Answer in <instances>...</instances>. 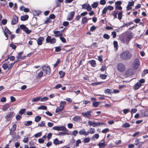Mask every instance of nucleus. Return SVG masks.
I'll list each match as a JSON object with an SVG mask.
<instances>
[{"instance_id":"56","label":"nucleus","mask_w":148,"mask_h":148,"mask_svg":"<svg viewBox=\"0 0 148 148\" xmlns=\"http://www.w3.org/2000/svg\"><path fill=\"white\" fill-rule=\"evenodd\" d=\"M134 1H131L128 2V5L131 6H133L134 4Z\"/></svg>"},{"instance_id":"52","label":"nucleus","mask_w":148,"mask_h":148,"mask_svg":"<svg viewBox=\"0 0 148 148\" xmlns=\"http://www.w3.org/2000/svg\"><path fill=\"white\" fill-rule=\"evenodd\" d=\"M99 105V102H95L93 103V106L95 107H97Z\"/></svg>"},{"instance_id":"60","label":"nucleus","mask_w":148,"mask_h":148,"mask_svg":"<svg viewBox=\"0 0 148 148\" xmlns=\"http://www.w3.org/2000/svg\"><path fill=\"white\" fill-rule=\"evenodd\" d=\"M122 7L121 6L116 5L115 6V9L119 10H122Z\"/></svg>"},{"instance_id":"28","label":"nucleus","mask_w":148,"mask_h":148,"mask_svg":"<svg viewBox=\"0 0 148 148\" xmlns=\"http://www.w3.org/2000/svg\"><path fill=\"white\" fill-rule=\"evenodd\" d=\"M99 137V135L98 134H95L92 137V139L93 140H95L96 139H98Z\"/></svg>"},{"instance_id":"26","label":"nucleus","mask_w":148,"mask_h":148,"mask_svg":"<svg viewBox=\"0 0 148 148\" xmlns=\"http://www.w3.org/2000/svg\"><path fill=\"white\" fill-rule=\"evenodd\" d=\"M47 108V107L44 105L38 107V110H46Z\"/></svg>"},{"instance_id":"43","label":"nucleus","mask_w":148,"mask_h":148,"mask_svg":"<svg viewBox=\"0 0 148 148\" xmlns=\"http://www.w3.org/2000/svg\"><path fill=\"white\" fill-rule=\"evenodd\" d=\"M98 145L99 147L102 148L104 147L105 146V144L104 143H100L98 144Z\"/></svg>"},{"instance_id":"4","label":"nucleus","mask_w":148,"mask_h":148,"mask_svg":"<svg viewBox=\"0 0 148 148\" xmlns=\"http://www.w3.org/2000/svg\"><path fill=\"white\" fill-rule=\"evenodd\" d=\"M117 70L120 72H123L125 69V64L122 63H119L117 65Z\"/></svg>"},{"instance_id":"51","label":"nucleus","mask_w":148,"mask_h":148,"mask_svg":"<svg viewBox=\"0 0 148 148\" xmlns=\"http://www.w3.org/2000/svg\"><path fill=\"white\" fill-rule=\"evenodd\" d=\"M81 143V141L80 139H78L76 141V146L78 147L79 145V144Z\"/></svg>"},{"instance_id":"36","label":"nucleus","mask_w":148,"mask_h":148,"mask_svg":"<svg viewBox=\"0 0 148 148\" xmlns=\"http://www.w3.org/2000/svg\"><path fill=\"white\" fill-rule=\"evenodd\" d=\"M23 54V52L21 51L18 53V55L16 56V57L17 59H19L21 58V55Z\"/></svg>"},{"instance_id":"38","label":"nucleus","mask_w":148,"mask_h":148,"mask_svg":"<svg viewBox=\"0 0 148 148\" xmlns=\"http://www.w3.org/2000/svg\"><path fill=\"white\" fill-rule=\"evenodd\" d=\"M32 123V121H28L26 122H25L24 125L26 126H29Z\"/></svg>"},{"instance_id":"55","label":"nucleus","mask_w":148,"mask_h":148,"mask_svg":"<svg viewBox=\"0 0 148 148\" xmlns=\"http://www.w3.org/2000/svg\"><path fill=\"white\" fill-rule=\"evenodd\" d=\"M26 110L25 109H23L21 110L19 112V114L21 115L23 114L24 112H25Z\"/></svg>"},{"instance_id":"30","label":"nucleus","mask_w":148,"mask_h":148,"mask_svg":"<svg viewBox=\"0 0 148 148\" xmlns=\"http://www.w3.org/2000/svg\"><path fill=\"white\" fill-rule=\"evenodd\" d=\"M41 117L39 116H36L35 118V121L36 122H38L40 121L41 119Z\"/></svg>"},{"instance_id":"44","label":"nucleus","mask_w":148,"mask_h":148,"mask_svg":"<svg viewBox=\"0 0 148 148\" xmlns=\"http://www.w3.org/2000/svg\"><path fill=\"white\" fill-rule=\"evenodd\" d=\"M130 125L128 123H125L122 125V127L123 128L128 127H130Z\"/></svg>"},{"instance_id":"32","label":"nucleus","mask_w":148,"mask_h":148,"mask_svg":"<svg viewBox=\"0 0 148 148\" xmlns=\"http://www.w3.org/2000/svg\"><path fill=\"white\" fill-rule=\"evenodd\" d=\"M141 84L139 83H137L135 85V89H138L141 86Z\"/></svg>"},{"instance_id":"23","label":"nucleus","mask_w":148,"mask_h":148,"mask_svg":"<svg viewBox=\"0 0 148 148\" xmlns=\"http://www.w3.org/2000/svg\"><path fill=\"white\" fill-rule=\"evenodd\" d=\"M16 124L13 125L11 129L10 130V133H11V132H14L15 131L16 129Z\"/></svg>"},{"instance_id":"16","label":"nucleus","mask_w":148,"mask_h":148,"mask_svg":"<svg viewBox=\"0 0 148 148\" xmlns=\"http://www.w3.org/2000/svg\"><path fill=\"white\" fill-rule=\"evenodd\" d=\"M72 120L75 121L80 122L82 120L81 117L78 116H75L73 118Z\"/></svg>"},{"instance_id":"20","label":"nucleus","mask_w":148,"mask_h":148,"mask_svg":"<svg viewBox=\"0 0 148 148\" xmlns=\"http://www.w3.org/2000/svg\"><path fill=\"white\" fill-rule=\"evenodd\" d=\"M41 99L40 96L33 98L31 100L32 102H37L38 101Z\"/></svg>"},{"instance_id":"11","label":"nucleus","mask_w":148,"mask_h":148,"mask_svg":"<svg viewBox=\"0 0 148 148\" xmlns=\"http://www.w3.org/2000/svg\"><path fill=\"white\" fill-rule=\"evenodd\" d=\"M75 14V12L73 11L70 12L67 16V20L70 21L73 18Z\"/></svg>"},{"instance_id":"12","label":"nucleus","mask_w":148,"mask_h":148,"mask_svg":"<svg viewBox=\"0 0 148 148\" xmlns=\"http://www.w3.org/2000/svg\"><path fill=\"white\" fill-rule=\"evenodd\" d=\"M125 75L127 77H130L134 74L133 69H129L125 72Z\"/></svg>"},{"instance_id":"7","label":"nucleus","mask_w":148,"mask_h":148,"mask_svg":"<svg viewBox=\"0 0 148 148\" xmlns=\"http://www.w3.org/2000/svg\"><path fill=\"white\" fill-rule=\"evenodd\" d=\"M46 41L47 43L54 44L56 42V39L54 38H51V36H48L46 39Z\"/></svg>"},{"instance_id":"63","label":"nucleus","mask_w":148,"mask_h":148,"mask_svg":"<svg viewBox=\"0 0 148 148\" xmlns=\"http://www.w3.org/2000/svg\"><path fill=\"white\" fill-rule=\"evenodd\" d=\"M137 111V109L136 108L132 109L131 110V113L132 114H133L136 113Z\"/></svg>"},{"instance_id":"57","label":"nucleus","mask_w":148,"mask_h":148,"mask_svg":"<svg viewBox=\"0 0 148 148\" xmlns=\"http://www.w3.org/2000/svg\"><path fill=\"white\" fill-rule=\"evenodd\" d=\"M61 50L60 48L59 47H55V51L56 52H59Z\"/></svg>"},{"instance_id":"46","label":"nucleus","mask_w":148,"mask_h":148,"mask_svg":"<svg viewBox=\"0 0 148 148\" xmlns=\"http://www.w3.org/2000/svg\"><path fill=\"white\" fill-rule=\"evenodd\" d=\"M90 62L91 64V65L92 66L94 67L96 65V62L94 60H92L90 61Z\"/></svg>"},{"instance_id":"1","label":"nucleus","mask_w":148,"mask_h":148,"mask_svg":"<svg viewBox=\"0 0 148 148\" xmlns=\"http://www.w3.org/2000/svg\"><path fill=\"white\" fill-rule=\"evenodd\" d=\"M132 38V34L130 33H127L121 38V40L123 43L128 44Z\"/></svg>"},{"instance_id":"21","label":"nucleus","mask_w":148,"mask_h":148,"mask_svg":"<svg viewBox=\"0 0 148 148\" xmlns=\"http://www.w3.org/2000/svg\"><path fill=\"white\" fill-rule=\"evenodd\" d=\"M29 16L27 15H24L21 17V19L22 21L27 20Z\"/></svg>"},{"instance_id":"50","label":"nucleus","mask_w":148,"mask_h":148,"mask_svg":"<svg viewBox=\"0 0 148 148\" xmlns=\"http://www.w3.org/2000/svg\"><path fill=\"white\" fill-rule=\"evenodd\" d=\"M100 77L102 79H105L107 77V75L105 74H100L99 75Z\"/></svg>"},{"instance_id":"27","label":"nucleus","mask_w":148,"mask_h":148,"mask_svg":"<svg viewBox=\"0 0 148 148\" xmlns=\"http://www.w3.org/2000/svg\"><path fill=\"white\" fill-rule=\"evenodd\" d=\"M98 3V2H94L91 5V6L93 8H95L97 7Z\"/></svg>"},{"instance_id":"41","label":"nucleus","mask_w":148,"mask_h":148,"mask_svg":"<svg viewBox=\"0 0 148 148\" xmlns=\"http://www.w3.org/2000/svg\"><path fill=\"white\" fill-rule=\"evenodd\" d=\"M95 130L94 128H91L89 130V133L90 134H93L95 132Z\"/></svg>"},{"instance_id":"9","label":"nucleus","mask_w":148,"mask_h":148,"mask_svg":"<svg viewBox=\"0 0 148 148\" xmlns=\"http://www.w3.org/2000/svg\"><path fill=\"white\" fill-rule=\"evenodd\" d=\"M91 113V111H88L86 112H82V114L84 117H86L88 119H91V117H92Z\"/></svg>"},{"instance_id":"42","label":"nucleus","mask_w":148,"mask_h":148,"mask_svg":"<svg viewBox=\"0 0 148 148\" xmlns=\"http://www.w3.org/2000/svg\"><path fill=\"white\" fill-rule=\"evenodd\" d=\"M2 67L4 70H5L8 67V64L6 63H4Z\"/></svg>"},{"instance_id":"13","label":"nucleus","mask_w":148,"mask_h":148,"mask_svg":"<svg viewBox=\"0 0 148 148\" xmlns=\"http://www.w3.org/2000/svg\"><path fill=\"white\" fill-rule=\"evenodd\" d=\"M18 21V17L16 15H14L12 17V21H11V24L12 25H15Z\"/></svg>"},{"instance_id":"35","label":"nucleus","mask_w":148,"mask_h":148,"mask_svg":"<svg viewBox=\"0 0 148 148\" xmlns=\"http://www.w3.org/2000/svg\"><path fill=\"white\" fill-rule=\"evenodd\" d=\"M89 4L88 3H86L82 5V8L83 9H86Z\"/></svg>"},{"instance_id":"40","label":"nucleus","mask_w":148,"mask_h":148,"mask_svg":"<svg viewBox=\"0 0 148 148\" xmlns=\"http://www.w3.org/2000/svg\"><path fill=\"white\" fill-rule=\"evenodd\" d=\"M103 37L104 38L106 39H109L110 38L109 35L108 34H104L103 35Z\"/></svg>"},{"instance_id":"3","label":"nucleus","mask_w":148,"mask_h":148,"mask_svg":"<svg viewBox=\"0 0 148 148\" xmlns=\"http://www.w3.org/2000/svg\"><path fill=\"white\" fill-rule=\"evenodd\" d=\"M66 103V102L65 101H61L60 103V106L56 108V113H58L62 111L64 109Z\"/></svg>"},{"instance_id":"8","label":"nucleus","mask_w":148,"mask_h":148,"mask_svg":"<svg viewBox=\"0 0 148 148\" xmlns=\"http://www.w3.org/2000/svg\"><path fill=\"white\" fill-rule=\"evenodd\" d=\"M140 65L139 60L138 59L136 58L134 61L133 66L134 69H137L139 67Z\"/></svg>"},{"instance_id":"39","label":"nucleus","mask_w":148,"mask_h":148,"mask_svg":"<svg viewBox=\"0 0 148 148\" xmlns=\"http://www.w3.org/2000/svg\"><path fill=\"white\" fill-rule=\"evenodd\" d=\"M90 138H85L83 141V142L85 143H87L90 142Z\"/></svg>"},{"instance_id":"6","label":"nucleus","mask_w":148,"mask_h":148,"mask_svg":"<svg viewBox=\"0 0 148 148\" xmlns=\"http://www.w3.org/2000/svg\"><path fill=\"white\" fill-rule=\"evenodd\" d=\"M20 27L27 34H30L32 32V30H29L28 28L25 25H20Z\"/></svg>"},{"instance_id":"34","label":"nucleus","mask_w":148,"mask_h":148,"mask_svg":"<svg viewBox=\"0 0 148 148\" xmlns=\"http://www.w3.org/2000/svg\"><path fill=\"white\" fill-rule=\"evenodd\" d=\"M59 74L60 75V77L61 78L63 77L65 75V73L64 72L62 71H60L59 72Z\"/></svg>"},{"instance_id":"2","label":"nucleus","mask_w":148,"mask_h":148,"mask_svg":"<svg viewBox=\"0 0 148 148\" xmlns=\"http://www.w3.org/2000/svg\"><path fill=\"white\" fill-rule=\"evenodd\" d=\"M132 56L131 53L128 51H124L120 55L121 58L124 60L130 59Z\"/></svg>"},{"instance_id":"14","label":"nucleus","mask_w":148,"mask_h":148,"mask_svg":"<svg viewBox=\"0 0 148 148\" xmlns=\"http://www.w3.org/2000/svg\"><path fill=\"white\" fill-rule=\"evenodd\" d=\"M44 40V38L42 37H40L37 39V41L38 45H40L42 44V42Z\"/></svg>"},{"instance_id":"31","label":"nucleus","mask_w":148,"mask_h":148,"mask_svg":"<svg viewBox=\"0 0 148 148\" xmlns=\"http://www.w3.org/2000/svg\"><path fill=\"white\" fill-rule=\"evenodd\" d=\"M45 122L42 121L40 123H38V126L41 127H43L45 126Z\"/></svg>"},{"instance_id":"24","label":"nucleus","mask_w":148,"mask_h":148,"mask_svg":"<svg viewBox=\"0 0 148 148\" xmlns=\"http://www.w3.org/2000/svg\"><path fill=\"white\" fill-rule=\"evenodd\" d=\"M112 14L114 17V18H117V15L118 13V11L117 10H114L112 12Z\"/></svg>"},{"instance_id":"49","label":"nucleus","mask_w":148,"mask_h":148,"mask_svg":"<svg viewBox=\"0 0 148 148\" xmlns=\"http://www.w3.org/2000/svg\"><path fill=\"white\" fill-rule=\"evenodd\" d=\"M85 130L84 129H82V130H80L79 132V134L82 135H84V134L85 133Z\"/></svg>"},{"instance_id":"33","label":"nucleus","mask_w":148,"mask_h":148,"mask_svg":"<svg viewBox=\"0 0 148 148\" xmlns=\"http://www.w3.org/2000/svg\"><path fill=\"white\" fill-rule=\"evenodd\" d=\"M114 47L115 48L116 50L118 49V42L117 41H114L113 42Z\"/></svg>"},{"instance_id":"58","label":"nucleus","mask_w":148,"mask_h":148,"mask_svg":"<svg viewBox=\"0 0 148 148\" xmlns=\"http://www.w3.org/2000/svg\"><path fill=\"white\" fill-rule=\"evenodd\" d=\"M38 142L40 143H44V140L42 138H39L38 140Z\"/></svg>"},{"instance_id":"53","label":"nucleus","mask_w":148,"mask_h":148,"mask_svg":"<svg viewBox=\"0 0 148 148\" xmlns=\"http://www.w3.org/2000/svg\"><path fill=\"white\" fill-rule=\"evenodd\" d=\"M122 3V2L121 1H118L115 3V4L116 5L120 6Z\"/></svg>"},{"instance_id":"48","label":"nucleus","mask_w":148,"mask_h":148,"mask_svg":"<svg viewBox=\"0 0 148 148\" xmlns=\"http://www.w3.org/2000/svg\"><path fill=\"white\" fill-rule=\"evenodd\" d=\"M48 97H45L42 98H41L40 100L41 101H45L48 100Z\"/></svg>"},{"instance_id":"45","label":"nucleus","mask_w":148,"mask_h":148,"mask_svg":"<svg viewBox=\"0 0 148 148\" xmlns=\"http://www.w3.org/2000/svg\"><path fill=\"white\" fill-rule=\"evenodd\" d=\"M146 141L145 140L144 141H143V142H140V141H139L138 145V147L139 148H140L141 147V146H142V144L144 143Z\"/></svg>"},{"instance_id":"25","label":"nucleus","mask_w":148,"mask_h":148,"mask_svg":"<svg viewBox=\"0 0 148 148\" xmlns=\"http://www.w3.org/2000/svg\"><path fill=\"white\" fill-rule=\"evenodd\" d=\"M9 105L8 104H6L3 107L2 110L4 111H6L9 108Z\"/></svg>"},{"instance_id":"5","label":"nucleus","mask_w":148,"mask_h":148,"mask_svg":"<svg viewBox=\"0 0 148 148\" xmlns=\"http://www.w3.org/2000/svg\"><path fill=\"white\" fill-rule=\"evenodd\" d=\"M52 128L53 130L58 131H63L65 132H68V130L63 126H54Z\"/></svg>"},{"instance_id":"37","label":"nucleus","mask_w":148,"mask_h":148,"mask_svg":"<svg viewBox=\"0 0 148 148\" xmlns=\"http://www.w3.org/2000/svg\"><path fill=\"white\" fill-rule=\"evenodd\" d=\"M105 93H106L110 94L111 93H112L113 92L112 90L110 89H107L105 90Z\"/></svg>"},{"instance_id":"15","label":"nucleus","mask_w":148,"mask_h":148,"mask_svg":"<svg viewBox=\"0 0 148 148\" xmlns=\"http://www.w3.org/2000/svg\"><path fill=\"white\" fill-rule=\"evenodd\" d=\"M14 112H12L8 114H7L5 116V118L8 121L10 120L12 117V116H14Z\"/></svg>"},{"instance_id":"22","label":"nucleus","mask_w":148,"mask_h":148,"mask_svg":"<svg viewBox=\"0 0 148 148\" xmlns=\"http://www.w3.org/2000/svg\"><path fill=\"white\" fill-rule=\"evenodd\" d=\"M88 19L87 17H85L82 18V23L83 24H84L88 22Z\"/></svg>"},{"instance_id":"62","label":"nucleus","mask_w":148,"mask_h":148,"mask_svg":"<svg viewBox=\"0 0 148 148\" xmlns=\"http://www.w3.org/2000/svg\"><path fill=\"white\" fill-rule=\"evenodd\" d=\"M148 73V70H145L142 73V75H145Z\"/></svg>"},{"instance_id":"54","label":"nucleus","mask_w":148,"mask_h":148,"mask_svg":"<svg viewBox=\"0 0 148 148\" xmlns=\"http://www.w3.org/2000/svg\"><path fill=\"white\" fill-rule=\"evenodd\" d=\"M108 9L106 7L104 8L102 11V14H105L107 11Z\"/></svg>"},{"instance_id":"17","label":"nucleus","mask_w":148,"mask_h":148,"mask_svg":"<svg viewBox=\"0 0 148 148\" xmlns=\"http://www.w3.org/2000/svg\"><path fill=\"white\" fill-rule=\"evenodd\" d=\"M53 32L54 34H55V37H60V36H62L63 35L62 34L60 33V31H54Z\"/></svg>"},{"instance_id":"19","label":"nucleus","mask_w":148,"mask_h":148,"mask_svg":"<svg viewBox=\"0 0 148 148\" xmlns=\"http://www.w3.org/2000/svg\"><path fill=\"white\" fill-rule=\"evenodd\" d=\"M88 123L89 125L92 126L93 127H96V122L95 121H92L90 120H89L88 121Z\"/></svg>"},{"instance_id":"59","label":"nucleus","mask_w":148,"mask_h":148,"mask_svg":"<svg viewBox=\"0 0 148 148\" xmlns=\"http://www.w3.org/2000/svg\"><path fill=\"white\" fill-rule=\"evenodd\" d=\"M106 3L105 0H101L100 1V4L101 5H104L106 4Z\"/></svg>"},{"instance_id":"29","label":"nucleus","mask_w":148,"mask_h":148,"mask_svg":"<svg viewBox=\"0 0 148 148\" xmlns=\"http://www.w3.org/2000/svg\"><path fill=\"white\" fill-rule=\"evenodd\" d=\"M118 18L119 20H121L122 19V12H119L118 13Z\"/></svg>"},{"instance_id":"18","label":"nucleus","mask_w":148,"mask_h":148,"mask_svg":"<svg viewBox=\"0 0 148 148\" xmlns=\"http://www.w3.org/2000/svg\"><path fill=\"white\" fill-rule=\"evenodd\" d=\"M53 144L57 145L62 144L63 142L62 141H59L57 138H56L53 140Z\"/></svg>"},{"instance_id":"47","label":"nucleus","mask_w":148,"mask_h":148,"mask_svg":"<svg viewBox=\"0 0 148 148\" xmlns=\"http://www.w3.org/2000/svg\"><path fill=\"white\" fill-rule=\"evenodd\" d=\"M60 38L62 42L65 43L66 42V40L62 36H60Z\"/></svg>"},{"instance_id":"10","label":"nucleus","mask_w":148,"mask_h":148,"mask_svg":"<svg viewBox=\"0 0 148 148\" xmlns=\"http://www.w3.org/2000/svg\"><path fill=\"white\" fill-rule=\"evenodd\" d=\"M43 71L46 74H50L51 71L50 68L46 66H44L42 68Z\"/></svg>"},{"instance_id":"61","label":"nucleus","mask_w":148,"mask_h":148,"mask_svg":"<svg viewBox=\"0 0 148 148\" xmlns=\"http://www.w3.org/2000/svg\"><path fill=\"white\" fill-rule=\"evenodd\" d=\"M10 47L13 49H15L16 48V46L12 43L10 45Z\"/></svg>"},{"instance_id":"64","label":"nucleus","mask_w":148,"mask_h":148,"mask_svg":"<svg viewBox=\"0 0 148 148\" xmlns=\"http://www.w3.org/2000/svg\"><path fill=\"white\" fill-rule=\"evenodd\" d=\"M7 23V20L6 19H3L1 21L3 25H5Z\"/></svg>"}]
</instances>
